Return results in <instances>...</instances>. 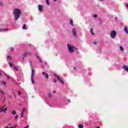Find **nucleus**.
<instances>
[{
	"instance_id": "obj_36",
	"label": "nucleus",
	"mask_w": 128,
	"mask_h": 128,
	"mask_svg": "<svg viewBox=\"0 0 128 128\" xmlns=\"http://www.w3.org/2000/svg\"><path fill=\"white\" fill-rule=\"evenodd\" d=\"M39 60H40V62H41V64H42V60L39 59Z\"/></svg>"
},
{
	"instance_id": "obj_53",
	"label": "nucleus",
	"mask_w": 128,
	"mask_h": 128,
	"mask_svg": "<svg viewBox=\"0 0 128 128\" xmlns=\"http://www.w3.org/2000/svg\"><path fill=\"white\" fill-rule=\"evenodd\" d=\"M74 70H76V68H74Z\"/></svg>"
},
{
	"instance_id": "obj_46",
	"label": "nucleus",
	"mask_w": 128,
	"mask_h": 128,
	"mask_svg": "<svg viewBox=\"0 0 128 128\" xmlns=\"http://www.w3.org/2000/svg\"><path fill=\"white\" fill-rule=\"evenodd\" d=\"M5 128H8V126H6Z\"/></svg>"
},
{
	"instance_id": "obj_14",
	"label": "nucleus",
	"mask_w": 128,
	"mask_h": 128,
	"mask_svg": "<svg viewBox=\"0 0 128 128\" xmlns=\"http://www.w3.org/2000/svg\"><path fill=\"white\" fill-rule=\"evenodd\" d=\"M70 24L74 26V22L72 21V20H70Z\"/></svg>"
},
{
	"instance_id": "obj_44",
	"label": "nucleus",
	"mask_w": 128,
	"mask_h": 128,
	"mask_svg": "<svg viewBox=\"0 0 128 128\" xmlns=\"http://www.w3.org/2000/svg\"><path fill=\"white\" fill-rule=\"evenodd\" d=\"M68 102H70V100H68Z\"/></svg>"
},
{
	"instance_id": "obj_43",
	"label": "nucleus",
	"mask_w": 128,
	"mask_h": 128,
	"mask_svg": "<svg viewBox=\"0 0 128 128\" xmlns=\"http://www.w3.org/2000/svg\"><path fill=\"white\" fill-rule=\"evenodd\" d=\"M37 58H38V60H40V57H37Z\"/></svg>"
},
{
	"instance_id": "obj_6",
	"label": "nucleus",
	"mask_w": 128,
	"mask_h": 128,
	"mask_svg": "<svg viewBox=\"0 0 128 128\" xmlns=\"http://www.w3.org/2000/svg\"><path fill=\"white\" fill-rule=\"evenodd\" d=\"M55 76H56L57 80H58V81H60V82H61V84H64V81H62V80H60V76H58V75L56 74Z\"/></svg>"
},
{
	"instance_id": "obj_42",
	"label": "nucleus",
	"mask_w": 128,
	"mask_h": 128,
	"mask_svg": "<svg viewBox=\"0 0 128 128\" xmlns=\"http://www.w3.org/2000/svg\"><path fill=\"white\" fill-rule=\"evenodd\" d=\"M36 54V58H38V54Z\"/></svg>"
},
{
	"instance_id": "obj_3",
	"label": "nucleus",
	"mask_w": 128,
	"mask_h": 128,
	"mask_svg": "<svg viewBox=\"0 0 128 128\" xmlns=\"http://www.w3.org/2000/svg\"><path fill=\"white\" fill-rule=\"evenodd\" d=\"M67 46L68 48V50L70 52H74V46H70V44H67Z\"/></svg>"
},
{
	"instance_id": "obj_20",
	"label": "nucleus",
	"mask_w": 128,
	"mask_h": 128,
	"mask_svg": "<svg viewBox=\"0 0 128 128\" xmlns=\"http://www.w3.org/2000/svg\"><path fill=\"white\" fill-rule=\"evenodd\" d=\"M120 49L122 52L124 51V48H122V46H120Z\"/></svg>"
},
{
	"instance_id": "obj_4",
	"label": "nucleus",
	"mask_w": 128,
	"mask_h": 128,
	"mask_svg": "<svg viewBox=\"0 0 128 128\" xmlns=\"http://www.w3.org/2000/svg\"><path fill=\"white\" fill-rule=\"evenodd\" d=\"M72 32L74 36V38H78V32H76V30L74 28H73L72 29Z\"/></svg>"
},
{
	"instance_id": "obj_27",
	"label": "nucleus",
	"mask_w": 128,
	"mask_h": 128,
	"mask_svg": "<svg viewBox=\"0 0 128 128\" xmlns=\"http://www.w3.org/2000/svg\"><path fill=\"white\" fill-rule=\"evenodd\" d=\"M18 115H16V116H15V120H18Z\"/></svg>"
},
{
	"instance_id": "obj_7",
	"label": "nucleus",
	"mask_w": 128,
	"mask_h": 128,
	"mask_svg": "<svg viewBox=\"0 0 128 128\" xmlns=\"http://www.w3.org/2000/svg\"><path fill=\"white\" fill-rule=\"evenodd\" d=\"M42 74H43V76H45L46 78H48V74L44 72H42Z\"/></svg>"
},
{
	"instance_id": "obj_22",
	"label": "nucleus",
	"mask_w": 128,
	"mask_h": 128,
	"mask_svg": "<svg viewBox=\"0 0 128 128\" xmlns=\"http://www.w3.org/2000/svg\"><path fill=\"white\" fill-rule=\"evenodd\" d=\"M24 112H26V108H24V109L22 110V114H24Z\"/></svg>"
},
{
	"instance_id": "obj_37",
	"label": "nucleus",
	"mask_w": 128,
	"mask_h": 128,
	"mask_svg": "<svg viewBox=\"0 0 128 128\" xmlns=\"http://www.w3.org/2000/svg\"><path fill=\"white\" fill-rule=\"evenodd\" d=\"M30 66H32V61H30Z\"/></svg>"
},
{
	"instance_id": "obj_11",
	"label": "nucleus",
	"mask_w": 128,
	"mask_h": 128,
	"mask_svg": "<svg viewBox=\"0 0 128 128\" xmlns=\"http://www.w3.org/2000/svg\"><path fill=\"white\" fill-rule=\"evenodd\" d=\"M34 69H32L31 78H34Z\"/></svg>"
},
{
	"instance_id": "obj_41",
	"label": "nucleus",
	"mask_w": 128,
	"mask_h": 128,
	"mask_svg": "<svg viewBox=\"0 0 128 128\" xmlns=\"http://www.w3.org/2000/svg\"><path fill=\"white\" fill-rule=\"evenodd\" d=\"M36 54V58H38V54Z\"/></svg>"
},
{
	"instance_id": "obj_23",
	"label": "nucleus",
	"mask_w": 128,
	"mask_h": 128,
	"mask_svg": "<svg viewBox=\"0 0 128 128\" xmlns=\"http://www.w3.org/2000/svg\"><path fill=\"white\" fill-rule=\"evenodd\" d=\"M0 6H4V3L2 2H0Z\"/></svg>"
},
{
	"instance_id": "obj_32",
	"label": "nucleus",
	"mask_w": 128,
	"mask_h": 128,
	"mask_svg": "<svg viewBox=\"0 0 128 128\" xmlns=\"http://www.w3.org/2000/svg\"><path fill=\"white\" fill-rule=\"evenodd\" d=\"M48 97L49 98H52V94H50V93L49 94Z\"/></svg>"
},
{
	"instance_id": "obj_45",
	"label": "nucleus",
	"mask_w": 128,
	"mask_h": 128,
	"mask_svg": "<svg viewBox=\"0 0 128 128\" xmlns=\"http://www.w3.org/2000/svg\"><path fill=\"white\" fill-rule=\"evenodd\" d=\"M12 52H14V49H12Z\"/></svg>"
},
{
	"instance_id": "obj_21",
	"label": "nucleus",
	"mask_w": 128,
	"mask_h": 128,
	"mask_svg": "<svg viewBox=\"0 0 128 128\" xmlns=\"http://www.w3.org/2000/svg\"><path fill=\"white\" fill-rule=\"evenodd\" d=\"M1 84H4L5 86H6V82H1Z\"/></svg>"
},
{
	"instance_id": "obj_17",
	"label": "nucleus",
	"mask_w": 128,
	"mask_h": 128,
	"mask_svg": "<svg viewBox=\"0 0 128 128\" xmlns=\"http://www.w3.org/2000/svg\"><path fill=\"white\" fill-rule=\"evenodd\" d=\"M46 4L48 6H50V0H46Z\"/></svg>"
},
{
	"instance_id": "obj_19",
	"label": "nucleus",
	"mask_w": 128,
	"mask_h": 128,
	"mask_svg": "<svg viewBox=\"0 0 128 128\" xmlns=\"http://www.w3.org/2000/svg\"><path fill=\"white\" fill-rule=\"evenodd\" d=\"M22 28L23 30H26V24L23 25Z\"/></svg>"
},
{
	"instance_id": "obj_1",
	"label": "nucleus",
	"mask_w": 128,
	"mask_h": 128,
	"mask_svg": "<svg viewBox=\"0 0 128 128\" xmlns=\"http://www.w3.org/2000/svg\"><path fill=\"white\" fill-rule=\"evenodd\" d=\"M13 14L15 18V20H18L20 18V16L22 14V12L20 9L15 8L13 10Z\"/></svg>"
},
{
	"instance_id": "obj_9",
	"label": "nucleus",
	"mask_w": 128,
	"mask_h": 128,
	"mask_svg": "<svg viewBox=\"0 0 128 128\" xmlns=\"http://www.w3.org/2000/svg\"><path fill=\"white\" fill-rule=\"evenodd\" d=\"M42 10H43L42 6L39 5L38 6V10H39V12H42Z\"/></svg>"
},
{
	"instance_id": "obj_12",
	"label": "nucleus",
	"mask_w": 128,
	"mask_h": 128,
	"mask_svg": "<svg viewBox=\"0 0 128 128\" xmlns=\"http://www.w3.org/2000/svg\"><path fill=\"white\" fill-rule=\"evenodd\" d=\"M90 32L92 34V36L94 35V31H92V28H90Z\"/></svg>"
},
{
	"instance_id": "obj_40",
	"label": "nucleus",
	"mask_w": 128,
	"mask_h": 128,
	"mask_svg": "<svg viewBox=\"0 0 128 128\" xmlns=\"http://www.w3.org/2000/svg\"><path fill=\"white\" fill-rule=\"evenodd\" d=\"M54 82H56V80H54Z\"/></svg>"
},
{
	"instance_id": "obj_25",
	"label": "nucleus",
	"mask_w": 128,
	"mask_h": 128,
	"mask_svg": "<svg viewBox=\"0 0 128 128\" xmlns=\"http://www.w3.org/2000/svg\"><path fill=\"white\" fill-rule=\"evenodd\" d=\"M7 58H8V60H12V56H7Z\"/></svg>"
},
{
	"instance_id": "obj_38",
	"label": "nucleus",
	"mask_w": 128,
	"mask_h": 128,
	"mask_svg": "<svg viewBox=\"0 0 128 128\" xmlns=\"http://www.w3.org/2000/svg\"><path fill=\"white\" fill-rule=\"evenodd\" d=\"M53 92H54V94H56V92L55 90H54Z\"/></svg>"
},
{
	"instance_id": "obj_24",
	"label": "nucleus",
	"mask_w": 128,
	"mask_h": 128,
	"mask_svg": "<svg viewBox=\"0 0 128 128\" xmlns=\"http://www.w3.org/2000/svg\"><path fill=\"white\" fill-rule=\"evenodd\" d=\"M0 30H5L6 32H8V28H4L3 30L0 29Z\"/></svg>"
},
{
	"instance_id": "obj_48",
	"label": "nucleus",
	"mask_w": 128,
	"mask_h": 128,
	"mask_svg": "<svg viewBox=\"0 0 128 128\" xmlns=\"http://www.w3.org/2000/svg\"><path fill=\"white\" fill-rule=\"evenodd\" d=\"M58 0H54V2H56Z\"/></svg>"
},
{
	"instance_id": "obj_18",
	"label": "nucleus",
	"mask_w": 128,
	"mask_h": 128,
	"mask_svg": "<svg viewBox=\"0 0 128 128\" xmlns=\"http://www.w3.org/2000/svg\"><path fill=\"white\" fill-rule=\"evenodd\" d=\"M16 114V110L12 111V114L14 115Z\"/></svg>"
},
{
	"instance_id": "obj_15",
	"label": "nucleus",
	"mask_w": 128,
	"mask_h": 128,
	"mask_svg": "<svg viewBox=\"0 0 128 128\" xmlns=\"http://www.w3.org/2000/svg\"><path fill=\"white\" fill-rule=\"evenodd\" d=\"M78 128H84V125L80 124L78 125Z\"/></svg>"
},
{
	"instance_id": "obj_35",
	"label": "nucleus",
	"mask_w": 128,
	"mask_h": 128,
	"mask_svg": "<svg viewBox=\"0 0 128 128\" xmlns=\"http://www.w3.org/2000/svg\"><path fill=\"white\" fill-rule=\"evenodd\" d=\"M24 60V57H23L22 58V60Z\"/></svg>"
},
{
	"instance_id": "obj_16",
	"label": "nucleus",
	"mask_w": 128,
	"mask_h": 128,
	"mask_svg": "<svg viewBox=\"0 0 128 128\" xmlns=\"http://www.w3.org/2000/svg\"><path fill=\"white\" fill-rule=\"evenodd\" d=\"M31 80H32V84H34V77H31Z\"/></svg>"
},
{
	"instance_id": "obj_28",
	"label": "nucleus",
	"mask_w": 128,
	"mask_h": 128,
	"mask_svg": "<svg viewBox=\"0 0 128 128\" xmlns=\"http://www.w3.org/2000/svg\"><path fill=\"white\" fill-rule=\"evenodd\" d=\"M10 64V66H11V68H12V63H11V62H10L9 63Z\"/></svg>"
},
{
	"instance_id": "obj_10",
	"label": "nucleus",
	"mask_w": 128,
	"mask_h": 128,
	"mask_svg": "<svg viewBox=\"0 0 128 128\" xmlns=\"http://www.w3.org/2000/svg\"><path fill=\"white\" fill-rule=\"evenodd\" d=\"M122 68H124V70H126V72H128V66H122Z\"/></svg>"
},
{
	"instance_id": "obj_29",
	"label": "nucleus",
	"mask_w": 128,
	"mask_h": 128,
	"mask_svg": "<svg viewBox=\"0 0 128 128\" xmlns=\"http://www.w3.org/2000/svg\"><path fill=\"white\" fill-rule=\"evenodd\" d=\"M0 92L1 93H2V94H4V91H2V90H0Z\"/></svg>"
},
{
	"instance_id": "obj_47",
	"label": "nucleus",
	"mask_w": 128,
	"mask_h": 128,
	"mask_svg": "<svg viewBox=\"0 0 128 128\" xmlns=\"http://www.w3.org/2000/svg\"><path fill=\"white\" fill-rule=\"evenodd\" d=\"M101 2H102V1H104V0H100Z\"/></svg>"
},
{
	"instance_id": "obj_34",
	"label": "nucleus",
	"mask_w": 128,
	"mask_h": 128,
	"mask_svg": "<svg viewBox=\"0 0 128 128\" xmlns=\"http://www.w3.org/2000/svg\"><path fill=\"white\" fill-rule=\"evenodd\" d=\"M21 118H24V114L22 113Z\"/></svg>"
},
{
	"instance_id": "obj_30",
	"label": "nucleus",
	"mask_w": 128,
	"mask_h": 128,
	"mask_svg": "<svg viewBox=\"0 0 128 128\" xmlns=\"http://www.w3.org/2000/svg\"><path fill=\"white\" fill-rule=\"evenodd\" d=\"M18 94L19 96H20V94H22V92L18 91Z\"/></svg>"
},
{
	"instance_id": "obj_5",
	"label": "nucleus",
	"mask_w": 128,
	"mask_h": 128,
	"mask_svg": "<svg viewBox=\"0 0 128 128\" xmlns=\"http://www.w3.org/2000/svg\"><path fill=\"white\" fill-rule=\"evenodd\" d=\"M31 54L30 52L29 51H26L22 55L23 58H26L28 56H30Z\"/></svg>"
},
{
	"instance_id": "obj_54",
	"label": "nucleus",
	"mask_w": 128,
	"mask_h": 128,
	"mask_svg": "<svg viewBox=\"0 0 128 128\" xmlns=\"http://www.w3.org/2000/svg\"><path fill=\"white\" fill-rule=\"evenodd\" d=\"M4 106L2 108H4Z\"/></svg>"
},
{
	"instance_id": "obj_31",
	"label": "nucleus",
	"mask_w": 128,
	"mask_h": 128,
	"mask_svg": "<svg viewBox=\"0 0 128 128\" xmlns=\"http://www.w3.org/2000/svg\"><path fill=\"white\" fill-rule=\"evenodd\" d=\"M94 44H95V45L98 44V42H94Z\"/></svg>"
},
{
	"instance_id": "obj_49",
	"label": "nucleus",
	"mask_w": 128,
	"mask_h": 128,
	"mask_svg": "<svg viewBox=\"0 0 128 128\" xmlns=\"http://www.w3.org/2000/svg\"><path fill=\"white\" fill-rule=\"evenodd\" d=\"M96 128H100V126H98V127H97Z\"/></svg>"
},
{
	"instance_id": "obj_52",
	"label": "nucleus",
	"mask_w": 128,
	"mask_h": 128,
	"mask_svg": "<svg viewBox=\"0 0 128 128\" xmlns=\"http://www.w3.org/2000/svg\"><path fill=\"white\" fill-rule=\"evenodd\" d=\"M8 126H10V124H8Z\"/></svg>"
},
{
	"instance_id": "obj_33",
	"label": "nucleus",
	"mask_w": 128,
	"mask_h": 128,
	"mask_svg": "<svg viewBox=\"0 0 128 128\" xmlns=\"http://www.w3.org/2000/svg\"><path fill=\"white\" fill-rule=\"evenodd\" d=\"M98 16L96 14H94V18H97Z\"/></svg>"
},
{
	"instance_id": "obj_50",
	"label": "nucleus",
	"mask_w": 128,
	"mask_h": 128,
	"mask_svg": "<svg viewBox=\"0 0 128 128\" xmlns=\"http://www.w3.org/2000/svg\"><path fill=\"white\" fill-rule=\"evenodd\" d=\"M0 110H2V108H0Z\"/></svg>"
},
{
	"instance_id": "obj_8",
	"label": "nucleus",
	"mask_w": 128,
	"mask_h": 128,
	"mask_svg": "<svg viewBox=\"0 0 128 128\" xmlns=\"http://www.w3.org/2000/svg\"><path fill=\"white\" fill-rule=\"evenodd\" d=\"M123 30L124 32H126V34H128V27H126V26H124Z\"/></svg>"
},
{
	"instance_id": "obj_51",
	"label": "nucleus",
	"mask_w": 128,
	"mask_h": 128,
	"mask_svg": "<svg viewBox=\"0 0 128 128\" xmlns=\"http://www.w3.org/2000/svg\"><path fill=\"white\" fill-rule=\"evenodd\" d=\"M0 76H2V73H0Z\"/></svg>"
},
{
	"instance_id": "obj_26",
	"label": "nucleus",
	"mask_w": 128,
	"mask_h": 128,
	"mask_svg": "<svg viewBox=\"0 0 128 128\" xmlns=\"http://www.w3.org/2000/svg\"><path fill=\"white\" fill-rule=\"evenodd\" d=\"M14 70H16L17 72H18V68H16L15 66H14Z\"/></svg>"
},
{
	"instance_id": "obj_2",
	"label": "nucleus",
	"mask_w": 128,
	"mask_h": 128,
	"mask_svg": "<svg viewBox=\"0 0 128 128\" xmlns=\"http://www.w3.org/2000/svg\"><path fill=\"white\" fill-rule=\"evenodd\" d=\"M110 36L111 38H116V30H113L111 31L110 33Z\"/></svg>"
},
{
	"instance_id": "obj_39",
	"label": "nucleus",
	"mask_w": 128,
	"mask_h": 128,
	"mask_svg": "<svg viewBox=\"0 0 128 128\" xmlns=\"http://www.w3.org/2000/svg\"><path fill=\"white\" fill-rule=\"evenodd\" d=\"M6 78H8V79L10 78V76H6Z\"/></svg>"
},
{
	"instance_id": "obj_13",
	"label": "nucleus",
	"mask_w": 128,
	"mask_h": 128,
	"mask_svg": "<svg viewBox=\"0 0 128 128\" xmlns=\"http://www.w3.org/2000/svg\"><path fill=\"white\" fill-rule=\"evenodd\" d=\"M6 110H8L7 108H5L4 109L2 110L1 112H6Z\"/></svg>"
}]
</instances>
